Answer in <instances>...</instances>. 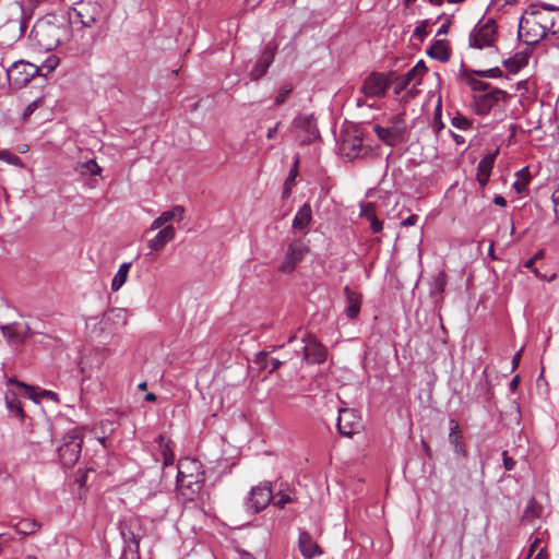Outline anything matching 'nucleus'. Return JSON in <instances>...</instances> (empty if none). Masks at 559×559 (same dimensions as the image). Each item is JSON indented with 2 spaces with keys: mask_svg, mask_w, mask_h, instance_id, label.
I'll list each match as a JSON object with an SVG mask.
<instances>
[{
  "mask_svg": "<svg viewBox=\"0 0 559 559\" xmlns=\"http://www.w3.org/2000/svg\"><path fill=\"white\" fill-rule=\"evenodd\" d=\"M39 103H40V100L36 99V100L32 102L31 104H28L23 111V118L27 119L38 108Z\"/></svg>",
  "mask_w": 559,
  "mask_h": 559,
  "instance_id": "obj_51",
  "label": "nucleus"
},
{
  "mask_svg": "<svg viewBox=\"0 0 559 559\" xmlns=\"http://www.w3.org/2000/svg\"><path fill=\"white\" fill-rule=\"evenodd\" d=\"M511 96L501 88H491L487 93L473 96V109L478 116H487L500 102L508 103Z\"/></svg>",
  "mask_w": 559,
  "mask_h": 559,
  "instance_id": "obj_8",
  "label": "nucleus"
},
{
  "mask_svg": "<svg viewBox=\"0 0 559 559\" xmlns=\"http://www.w3.org/2000/svg\"><path fill=\"white\" fill-rule=\"evenodd\" d=\"M298 164H299V156H296L294 165H293L292 169L289 170V174L284 182L283 194H282L283 199L288 198L292 193V187L295 182L296 177L298 176Z\"/></svg>",
  "mask_w": 559,
  "mask_h": 559,
  "instance_id": "obj_35",
  "label": "nucleus"
},
{
  "mask_svg": "<svg viewBox=\"0 0 559 559\" xmlns=\"http://www.w3.org/2000/svg\"><path fill=\"white\" fill-rule=\"evenodd\" d=\"M283 365V361L277 358H269V372L272 373Z\"/></svg>",
  "mask_w": 559,
  "mask_h": 559,
  "instance_id": "obj_55",
  "label": "nucleus"
},
{
  "mask_svg": "<svg viewBox=\"0 0 559 559\" xmlns=\"http://www.w3.org/2000/svg\"><path fill=\"white\" fill-rule=\"evenodd\" d=\"M443 127H444V124L441 120V109H440V105H439L436 110L435 122H433L435 132L438 134L440 132V130L443 129Z\"/></svg>",
  "mask_w": 559,
  "mask_h": 559,
  "instance_id": "obj_50",
  "label": "nucleus"
},
{
  "mask_svg": "<svg viewBox=\"0 0 559 559\" xmlns=\"http://www.w3.org/2000/svg\"><path fill=\"white\" fill-rule=\"evenodd\" d=\"M522 353H523V347L513 356V358H512V369L513 370L519 367Z\"/></svg>",
  "mask_w": 559,
  "mask_h": 559,
  "instance_id": "obj_62",
  "label": "nucleus"
},
{
  "mask_svg": "<svg viewBox=\"0 0 559 559\" xmlns=\"http://www.w3.org/2000/svg\"><path fill=\"white\" fill-rule=\"evenodd\" d=\"M451 123L454 128L460 130H468L472 128V121L460 114L452 118Z\"/></svg>",
  "mask_w": 559,
  "mask_h": 559,
  "instance_id": "obj_43",
  "label": "nucleus"
},
{
  "mask_svg": "<svg viewBox=\"0 0 559 559\" xmlns=\"http://www.w3.org/2000/svg\"><path fill=\"white\" fill-rule=\"evenodd\" d=\"M276 49L277 46L272 41L267 43L264 46L260 58L258 59L254 67L250 71V78L252 81H258L266 73L269 67L274 61Z\"/></svg>",
  "mask_w": 559,
  "mask_h": 559,
  "instance_id": "obj_17",
  "label": "nucleus"
},
{
  "mask_svg": "<svg viewBox=\"0 0 559 559\" xmlns=\"http://www.w3.org/2000/svg\"><path fill=\"white\" fill-rule=\"evenodd\" d=\"M519 179L513 183V188L518 193H522L526 190L527 185L531 180L527 167L522 168L516 173Z\"/></svg>",
  "mask_w": 559,
  "mask_h": 559,
  "instance_id": "obj_37",
  "label": "nucleus"
},
{
  "mask_svg": "<svg viewBox=\"0 0 559 559\" xmlns=\"http://www.w3.org/2000/svg\"><path fill=\"white\" fill-rule=\"evenodd\" d=\"M293 126L306 133L302 143H310L319 136V130L313 116L300 115L293 120Z\"/></svg>",
  "mask_w": 559,
  "mask_h": 559,
  "instance_id": "obj_19",
  "label": "nucleus"
},
{
  "mask_svg": "<svg viewBox=\"0 0 559 559\" xmlns=\"http://www.w3.org/2000/svg\"><path fill=\"white\" fill-rule=\"evenodd\" d=\"M39 73V68L31 62L17 61L5 69V75L9 84L14 88L25 86L33 78Z\"/></svg>",
  "mask_w": 559,
  "mask_h": 559,
  "instance_id": "obj_9",
  "label": "nucleus"
},
{
  "mask_svg": "<svg viewBox=\"0 0 559 559\" xmlns=\"http://www.w3.org/2000/svg\"><path fill=\"white\" fill-rule=\"evenodd\" d=\"M393 80L395 95H400L409 85L417 86L421 83L420 79L415 78V75L411 71H408L402 76H395L393 74Z\"/></svg>",
  "mask_w": 559,
  "mask_h": 559,
  "instance_id": "obj_27",
  "label": "nucleus"
},
{
  "mask_svg": "<svg viewBox=\"0 0 559 559\" xmlns=\"http://www.w3.org/2000/svg\"><path fill=\"white\" fill-rule=\"evenodd\" d=\"M406 129L407 126L404 114L392 116L389 119V126L386 127L373 124V131L378 139L391 147L396 146L397 144L405 141Z\"/></svg>",
  "mask_w": 559,
  "mask_h": 559,
  "instance_id": "obj_5",
  "label": "nucleus"
},
{
  "mask_svg": "<svg viewBox=\"0 0 559 559\" xmlns=\"http://www.w3.org/2000/svg\"><path fill=\"white\" fill-rule=\"evenodd\" d=\"M503 465L507 471H512L515 466V461L508 455V451L502 452Z\"/></svg>",
  "mask_w": 559,
  "mask_h": 559,
  "instance_id": "obj_52",
  "label": "nucleus"
},
{
  "mask_svg": "<svg viewBox=\"0 0 559 559\" xmlns=\"http://www.w3.org/2000/svg\"><path fill=\"white\" fill-rule=\"evenodd\" d=\"M304 359L308 364H323L326 360V348L313 336L304 333L300 336Z\"/></svg>",
  "mask_w": 559,
  "mask_h": 559,
  "instance_id": "obj_12",
  "label": "nucleus"
},
{
  "mask_svg": "<svg viewBox=\"0 0 559 559\" xmlns=\"http://www.w3.org/2000/svg\"><path fill=\"white\" fill-rule=\"evenodd\" d=\"M312 219V210L309 203H305L296 213L293 219L295 230H305Z\"/></svg>",
  "mask_w": 559,
  "mask_h": 559,
  "instance_id": "obj_26",
  "label": "nucleus"
},
{
  "mask_svg": "<svg viewBox=\"0 0 559 559\" xmlns=\"http://www.w3.org/2000/svg\"><path fill=\"white\" fill-rule=\"evenodd\" d=\"M298 544L302 556L307 559H311L321 554L320 547L313 542L308 532L300 533Z\"/></svg>",
  "mask_w": 559,
  "mask_h": 559,
  "instance_id": "obj_23",
  "label": "nucleus"
},
{
  "mask_svg": "<svg viewBox=\"0 0 559 559\" xmlns=\"http://www.w3.org/2000/svg\"><path fill=\"white\" fill-rule=\"evenodd\" d=\"M534 12L542 27L547 35H556L559 33V8L543 3L540 5L533 4L530 7Z\"/></svg>",
  "mask_w": 559,
  "mask_h": 559,
  "instance_id": "obj_10",
  "label": "nucleus"
},
{
  "mask_svg": "<svg viewBox=\"0 0 559 559\" xmlns=\"http://www.w3.org/2000/svg\"><path fill=\"white\" fill-rule=\"evenodd\" d=\"M176 230L173 225L162 228L154 238L148 240L147 246L152 251H160L169 241L175 238Z\"/></svg>",
  "mask_w": 559,
  "mask_h": 559,
  "instance_id": "obj_21",
  "label": "nucleus"
},
{
  "mask_svg": "<svg viewBox=\"0 0 559 559\" xmlns=\"http://www.w3.org/2000/svg\"><path fill=\"white\" fill-rule=\"evenodd\" d=\"M204 471L200 461L191 457L178 463L177 486L181 495L192 500L200 492L204 483Z\"/></svg>",
  "mask_w": 559,
  "mask_h": 559,
  "instance_id": "obj_3",
  "label": "nucleus"
},
{
  "mask_svg": "<svg viewBox=\"0 0 559 559\" xmlns=\"http://www.w3.org/2000/svg\"><path fill=\"white\" fill-rule=\"evenodd\" d=\"M5 404L8 409L17 417H23V407L21 405V402L19 401L16 394L13 391H7L5 393Z\"/></svg>",
  "mask_w": 559,
  "mask_h": 559,
  "instance_id": "obj_34",
  "label": "nucleus"
},
{
  "mask_svg": "<svg viewBox=\"0 0 559 559\" xmlns=\"http://www.w3.org/2000/svg\"><path fill=\"white\" fill-rule=\"evenodd\" d=\"M293 499L289 496H282L280 499L275 500L274 506L280 509H283L287 503H290Z\"/></svg>",
  "mask_w": 559,
  "mask_h": 559,
  "instance_id": "obj_58",
  "label": "nucleus"
},
{
  "mask_svg": "<svg viewBox=\"0 0 559 559\" xmlns=\"http://www.w3.org/2000/svg\"><path fill=\"white\" fill-rule=\"evenodd\" d=\"M83 430L72 429L67 433L63 443L58 449L59 459L64 467H73L81 455L83 444Z\"/></svg>",
  "mask_w": 559,
  "mask_h": 559,
  "instance_id": "obj_6",
  "label": "nucleus"
},
{
  "mask_svg": "<svg viewBox=\"0 0 559 559\" xmlns=\"http://www.w3.org/2000/svg\"><path fill=\"white\" fill-rule=\"evenodd\" d=\"M427 34H428V32H427V28H426V24L418 25L414 29V36L418 37L419 39H424V37H426Z\"/></svg>",
  "mask_w": 559,
  "mask_h": 559,
  "instance_id": "obj_57",
  "label": "nucleus"
},
{
  "mask_svg": "<svg viewBox=\"0 0 559 559\" xmlns=\"http://www.w3.org/2000/svg\"><path fill=\"white\" fill-rule=\"evenodd\" d=\"M360 216L370 222L372 233L378 234L382 230L383 222L377 217L372 203H367L361 206Z\"/></svg>",
  "mask_w": 559,
  "mask_h": 559,
  "instance_id": "obj_28",
  "label": "nucleus"
},
{
  "mask_svg": "<svg viewBox=\"0 0 559 559\" xmlns=\"http://www.w3.org/2000/svg\"><path fill=\"white\" fill-rule=\"evenodd\" d=\"M427 70L425 62L419 60L409 71L415 75V78L421 80Z\"/></svg>",
  "mask_w": 559,
  "mask_h": 559,
  "instance_id": "obj_47",
  "label": "nucleus"
},
{
  "mask_svg": "<svg viewBox=\"0 0 559 559\" xmlns=\"http://www.w3.org/2000/svg\"><path fill=\"white\" fill-rule=\"evenodd\" d=\"M40 523L32 519H23L13 525L16 533L22 535L34 534L40 528Z\"/></svg>",
  "mask_w": 559,
  "mask_h": 559,
  "instance_id": "obj_32",
  "label": "nucleus"
},
{
  "mask_svg": "<svg viewBox=\"0 0 559 559\" xmlns=\"http://www.w3.org/2000/svg\"><path fill=\"white\" fill-rule=\"evenodd\" d=\"M280 126H281V121H277L274 127H272L267 130L266 138L269 140H272L276 136Z\"/></svg>",
  "mask_w": 559,
  "mask_h": 559,
  "instance_id": "obj_60",
  "label": "nucleus"
},
{
  "mask_svg": "<svg viewBox=\"0 0 559 559\" xmlns=\"http://www.w3.org/2000/svg\"><path fill=\"white\" fill-rule=\"evenodd\" d=\"M185 207L182 205H175L171 210L163 212L162 219L167 224L171 221L181 222L185 218Z\"/></svg>",
  "mask_w": 559,
  "mask_h": 559,
  "instance_id": "obj_36",
  "label": "nucleus"
},
{
  "mask_svg": "<svg viewBox=\"0 0 559 559\" xmlns=\"http://www.w3.org/2000/svg\"><path fill=\"white\" fill-rule=\"evenodd\" d=\"M1 330L9 340L20 341L26 335L28 328L25 324L13 323L3 325Z\"/></svg>",
  "mask_w": 559,
  "mask_h": 559,
  "instance_id": "obj_31",
  "label": "nucleus"
},
{
  "mask_svg": "<svg viewBox=\"0 0 559 559\" xmlns=\"http://www.w3.org/2000/svg\"><path fill=\"white\" fill-rule=\"evenodd\" d=\"M130 267H131L130 262H124L119 266L118 272L116 273V275L114 276V278L111 281V289L114 292L119 290L122 287V285L126 283Z\"/></svg>",
  "mask_w": 559,
  "mask_h": 559,
  "instance_id": "obj_33",
  "label": "nucleus"
},
{
  "mask_svg": "<svg viewBox=\"0 0 559 559\" xmlns=\"http://www.w3.org/2000/svg\"><path fill=\"white\" fill-rule=\"evenodd\" d=\"M530 55L526 51H519L512 57H509L502 61L508 72L516 74L528 63Z\"/></svg>",
  "mask_w": 559,
  "mask_h": 559,
  "instance_id": "obj_24",
  "label": "nucleus"
},
{
  "mask_svg": "<svg viewBox=\"0 0 559 559\" xmlns=\"http://www.w3.org/2000/svg\"><path fill=\"white\" fill-rule=\"evenodd\" d=\"M539 543H540V538L538 536H536L530 546L528 558H531L534 555V552L538 550Z\"/></svg>",
  "mask_w": 559,
  "mask_h": 559,
  "instance_id": "obj_61",
  "label": "nucleus"
},
{
  "mask_svg": "<svg viewBox=\"0 0 559 559\" xmlns=\"http://www.w3.org/2000/svg\"><path fill=\"white\" fill-rule=\"evenodd\" d=\"M7 384H11V385H16L17 388H20L21 390H23L25 392V394L34 400V401H37L36 396L34 395V392H35V388L34 386H31V385H27L26 383L24 382H21L19 381L16 378L14 377H11L7 380Z\"/></svg>",
  "mask_w": 559,
  "mask_h": 559,
  "instance_id": "obj_40",
  "label": "nucleus"
},
{
  "mask_svg": "<svg viewBox=\"0 0 559 559\" xmlns=\"http://www.w3.org/2000/svg\"><path fill=\"white\" fill-rule=\"evenodd\" d=\"M32 36L40 48L50 51L68 41L70 26L55 16L40 19L32 28Z\"/></svg>",
  "mask_w": 559,
  "mask_h": 559,
  "instance_id": "obj_2",
  "label": "nucleus"
},
{
  "mask_svg": "<svg viewBox=\"0 0 559 559\" xmlns=\"http://www.w3.org/2000/svg\"><path fill=\"white\" fill-rule=\"evenodd\" d=\"M451 424H452V427H451V431L449 433V441L453 445L454 452L456 454L466 456L467 453L464 448V444L460 441V439L462 438V432H461L460 426L454 420H451Z\"/></svg>",
  "mask_w": 559,
  "mask_h": 559,
  "instance_id": "obj_29",
  "label": "nucleus"
},
{
  "mask_svg": "<svg viewBox=\"0 0 559 559\" xmlns=\"http://www.w3.org/2000/svg\"><path fill=\"white\" fill-rule=\"evenodd\" d=\"M548 558V555L546 552V548L543 547L538 550L537 555L535 556L534 559H547Z\"/></svg>",
  "mask_w": 559,
  "mask_h": 559,
  "instance_id": "obj_64",
  "label": "nucleus"
},
{
  "mask_svg": "<svg viewBox=\"0 0 559 559\" xmlns=\"http://www.w3.org/2000/svg\"><path fill=\"white\" fill-rule=\"evenodd\" d=\"M364 151L365 147L360 134H347L340 144L341 154L349 160L361 156Z\"/></svg>",
  "mask_w": 559,
  "mask_h": 559,
  "instance_id": "obj_18",
  "label": "nucleus"
},
{
  "mask_svg": "<svg viewBox=\"0 0 559 559\" xmlns=\"http://www.w3.org/2000/svg\"><path fill=\"white\" fill-rule=\"evenodd\" d=\"M417 221L418 216L416 214H412L406 219L402 221L401 225L404 227L414 226Z\"/></svg>",
  "mask_w": 559,
  "mask_h": 559,
  "instance_id": "obj_59",
  "label": "nucleus"
},
{
  "mask_svg": "<svg viewBox=\"0 0 559 559\" xmlns=\"http://www.w3.org/2000/svg\"><path fill=\"white\" fill-rule=\"evenodd\" d=\"M0 159L8 162L9 164H17L20 163V157L12 154L7 150L0 151Z\"/></svg>",
  "mask_w": 559,
  "mask_h": 559,
  "instance_id": "obj_49",
  "label": "nucleus"
},
{
  "mask_svg": "<svg viewBox=\"0 0 559 559\" xmlns=\"http://www.w3.org/2000/svg\"><path fill=\"white\" fill-rule=\"evenodd\" d=\"M551 201L554 203L555 216L559 218V187L552 192Z\"/></svg>",
  "mask_w": 559,
  "mask_h": 559,
  "instance_id": "obj_53",
  "label": "nucleus"
},
{
  "mask_svg": "<svg viewBox=\"0 0 559 559\" xmlns=\"http://www.w3.org/2000/svg\"><path fill=\"white\" fill-rule=\"evenodd\" d=\"M524 266L528 270H531L532 272H534V274L542 278V280H546L548 282H551L556 278V273H552L551 275L547 276L546 274H542L536 267H535V259H530L525 262Z\"/></svg>",
  "mask_w": 559,
  "mask_h": 559,
  "instance_id": "obj_44",
  "label": "nucleus"
},
{
  "mask_svg": "<svg viewBox=\"0 0 559 559\" xmlns=\"http://www.w3.org/2000/svg\"><path fill=\"white\" fill-rule=\"evenodd\" d=\"M370 98H366L364 95L356 98V106L364 107L367 106L369 108H376L374 103H368Z\"/></svg>",
  "mask_w": 559,
  "mask_h": 559,
  "instance_id": "obj_56",
  "label": "nucleus"
},
{
  "mask_svg": "<svg viewBox=\"0 0 559 559\" xmlns=\"http://www.w3.org/2000/svg\"><path fill=\"white\" fill-rule=\"evenodd\" d=\"M346 306L345 314H358L361 307L362 296L360 293L352 290L348 286L344 288Z\"/></svg>",
  "mask_w": 559,
  "mask_h": 559,
  "instance_id": "obj_25",
  "label": "nucleus"
},
{
  "mask_svg": "<svg viewBox=\"0 0 559 559\" xmlns=\"http://www.w3.org/2000/svg\"><path fill=\"white\" fill-rule=\"evenodd\" d=\"M427 55L441 62H447L450 59V52L443 40H435L427 50Z\"/></svg>",
  "mask_w": 559,
  "mask_h": 559,
  "instance_id": "obj_30",
  "label": "nucleus"
},
{
  "mask_svg": "<svg viewBox=\"0 0 559 559\" xmlns=\"http://www.w3.org/2000/svg\"><path fill=\"white\" fill-rule=\"evenodd\" d=\"M393 72L383 73L373 71L369 73L359 87V93L373 100L384 98L393 85Z\"/></svg>",
  "mask_w": 559,
  "mask_h": 559,
  "instance_id": "obj_4",
  "label": "nucleus"
},
{
  "mask_svg": "<svg viewBox=\"0 0 559 559\" xmlns=\"http://www.w3.org/2000/svg\"><path fill=\"white\" fill-rule=\"evenodd\" d=\"M496 34L497 26L493 20L489 19L485 23H478L469 34V46L478 49L492 47Z\"/></svg>",
  "mask_w": 559,
  "mask_h": 559,
  "instance_id": "obj_11",
  "label": "nucleus"
},
{
  "mask_svg": "<svg viewBox=\"0 0 559 559\" xmlns=\"http://www.w3.org/2000/svg\"><path fill=\"white\" fill-rule=\"evenodd\" d=\"M38 395L41 396V397H46V399H48V400H50L52 402H59V396L53 391L40 390Z\"/></svg>",
  "mask_w": 559,
  "mask_h": 559,
  "instance_id": "obj_54",
  "label": "nucleus"
},
{
  "mask_svg": "<svg viewBox=\"0 0 559 559\" xmlns=\"http://www.w3.org/2000/svg\"><path fill=\"white\" fill-rule=\"evenodd\" d=\"M362 428L360 416L349 408H342L338 412L337 430L344 437H353Z\"/></svg>",
  "mask_w": 559,
  "mask_h": 559,
  "instance_id": "obj_14",
  "label": "nucleus"
},
{
  "mask_svg": "<svg viewBox=\"0 0 559 559\" xmlns=\"http://www.w3.org/2000/svg\"><path fill=\"white\" fill-rule=\"evenodd\" d=\"M306 248L300 242H292L288 245L284 260L278 266V271L289 274L294 272L297 265L304 260Z\"/></svg>",
  "mask_w": 559,
  "mask_h": 559,
  "instance_id": "obj_16",
  "label": "nucleus"
},
{
  "mask_svg": "<svg viewBox=\"0 0 559 559\" xmlns=\"http://www.w3.org/2000/svg\"><path fill=\"white\" fill-rule=\"evenodd\" d=\"M273 499V491L271 484L265 481L253 487L250 491V496L247 500V507L249 510L258 513L264 510Z\"/></svg>",
  "mask_w": 559,
  "mask_h": 559,
  "instance_id": "obj_13",
  "label": "nucleus"
},
{
  "mask_svg": "<svg viewBox=\"0 0 559 559\" xmlns=\"http://www.w3.org/2000/svg\"><path fill=\"white\" fill-rule=\"evenodd\" d=\"M473 73L478 78L497 79L502 78L503 72L499 67H493L488 70H473Z\"/></svg>",
  "mask_w": 559,
  "mask_h": 559,
  "instance_id": "obj_41",
  "label": "nucleus"
},
{
  "mask_svg": "<svg viewBox=\"0 0 559 559\" xmlns=\"http://www.w3.org/2000/svg\"><path fill=\"white\" fill-rule=\"evenodd\" d=\"M460 76L474 92L487 93L493 88L489 83L478 80L473 70L465 68L464 64L461 67Z\"/></svg>",
  "mask_w": 559,
  "mask_h": 559,
  "instance_id": "obj_22",
  "label": "nucleus"
},
{
  "mask_svg": "<svg viewBox=\"0 0 559 559\" xmlns=\"http://www.w3.org/2000/svg\"><path fill=\"white\" fill-rule=\"evenodd\" d=\"M542 511H543L542 506L538 504L537 501L534 498H532L528 501V503H527V506H526V508L524 510L523 519L524 520H530V521L534 520V519H537V518L540 516Z\"/></svg>",
  "mask_w": 559,
  "mask_h": 559,
  "instance_id": "obj_38",
  "label": "nucleus"
},
{
  "mask_svg": "<svg viewBox=\"0 0 559 559\" xmlns=\"http://www.w3.org/2000/svg\"><path fill=\"white\" fill-rule=\"evenodd\" d=\"M519 36L524 37L528 45H535L548 36L531 8L525 11L520 20Z\"/></svg>",
  "mask_w": 559,
  "mask_h": 559,
  "instance_id": "obj_7",
  "label": "nucleus"
},
{
  "mask_svg": "<svg viewBox=\"0 0 559 559\" xmlns=\"http://www.w3.org/2000/svg\"><path fill=\"white\" fill-rule=\"evenodd\" d=\"M166 223L164 222V219H162V215H159L157 218H155L151 225V229L152 230H155V229H158L160 228L162 226H164Z\"/></svg>",
  "mask_w": 559,
  "mask_h": 559,
  "instance_id": "obj_63",
  "label": "nucleus"
},
{
  "mask_svg": "<svg viewBox=\"0 0 559 559\" xmlns=\"http://www.w3.org/2000/svg\"><path fill=\"white\" fill-rule=\"evenodd\" d=\"M498 153V148L492 153H488L479 160L477 165L476 179L481 188L486 187L489 181V177Z\"/></svg>",
  "mask_w": 559,
  "mask_h": 559,
  "instance_id": "obj_20",
  "label": "nucleus"
},
{
  "mask_svg": "<svg viewBox=\"0 0 559 559\" xmlns=\"http://www.w3.org/2000/svg\"><path fill=\"white\" fill-rule=\"evenodd\" d=\"M158 441L159 445L163 448L164 464L166 466L174 464L175 455L169 448V440H166L164 436H159Z\"/></svg>",
  "mask_w": 559,
  "mask_h": 559,
  "instance_id": "obj_39",
  "label": "nucleus"
},
{
  "mask_svg": "<svg viewBox=\"0 0 559 559\" xmlns=\"http://www.w3.org/2000/svg\"><path fill=\"white\" fill-rule=\"evenodd\" d=\"M80 171L82 174L100 175L102 168L98 166L95 159H90L80 165Z\"/></svg>",
  "mask_w": 559,
  "mask_h": 559,
  "instance_id": "obj_42",
  "label": "nucleus"
},
{
  "mask_svg": "<svg viewBox=\"0 0 559 559\" xmlns=\"http://www.w3.org/2000/svg\"><path fill=\"white\" fill-rule=\"evenodd\" d=\"M121 534L126 542L133 543L136 546H139L140 543V535L135 534L133 531L127 527V525H122L121 527Z\"/></svg>",
  "mask_w": 559,
  "mask_h": 559,
  "instance_id": "obj_45",
  "label": "nucleus"
},
{
  "mask_svg": "<svg viewBox=\"0 0 559 559\" xmlns=\"http://www.w3.org/2000/svg\"><path fill=\"white\" fill-rule=\"evenodd\" d=\"M292 93V86L290 85H284L280 88L278 94L276 95L274 99L275 106H281L287 98V96Z\"/></svg>",
  "mask_w": 559,
  "mask_h": 559,
  "instance_id": "obj_46",
  "label": "nucleus"
},
{
  "mask_svg": "<svg viewBox=\"0 0 559 559\" xmlns=\"http://www.w3.org/2000/svg\"><path fill=\"white\" fill-rule=\"evenodd\" d=\"M110 14L98 0H80L69 11V20L81 26L73 32L70 49L78 57L90 58L98 40L109 31Z\"/></svg>",
  "mask_w": 559,
  "mask_h": 559,
  "instance_id": "obj_1",
  "label": "nucleus"
},
{
  "mask_svg": "<svg viewBox=\"0 0 559 559\" xmlns=\"http://www.w3.org/2000/svg\"><path fill=\"white\" fill-rule=\"evenodd\" d=\"M448 284V276L444 271L438 272L429 282L430 311H439L443 302V294Z\"/></svg>",
  "mask_w": 559,
  "mask_h": 559,
  "instance_id": "obj_15",
  "label": "nucleus"
},
{
  "mask_svg": "<svg viewBox=\"0 0 559 559\" xmlns=\"http://www.w3.org/2000/svg\"><path fill=\"white\" fill-rule=\"evenodd\" d=\"M269 353L267 352H259L255 355L254 362L259 365L262 369H266L269 367Z\"/></svg>",
  "mask_w": 559,
  "mask_h": 559,
  "instance_id": "obj_48",
  "label": "nucleus"
}]
</instances>
